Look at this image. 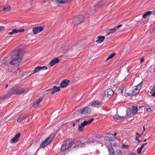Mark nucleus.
Masks as SVG:
<instances>
[{
	"instance_id": "18",
	"label": "nucleus",
	"mask_w": 155,
	"mask_h": 155,
	"mask_svg": "<svg viewBox=\"0 0 155 155\" xmlns=\"http://www.w3.org/2000/svg\"><path fill=\"white\" fill-rule=\"evenodd\" d=\"M28 116L26 114H22L19 116L17 119L18 122H22L24 119L26 118Z\"/></svg>"
},
{
	"instance_id": "27",
	"label": "nucleus",
	"mask_w": 155,
	"mask_h": 155,
	"mask_svg": "<svg viewBox=\"0 0 155 155\" xmlns=\"http://www.w3.org/2000/svg\"><path fill=\"white\" fill-rule=\"evenodd\" d=\"M132 113V110L131 109L127 108L126 110V115L127 117L129 116Z\"/></svg>"
},
{
	"instance_id": "41",
	"label": "nucleus",
	"mask_w": 155,
	"mask_h": 155,
	"mask_svg": "<svg viewBox=\"0 0 155 155\" xmlns=\"http://www.w3.org/2000/svg\"><path fill=\"white\" fill-rule=\"evenodd\" d=\"M151 110H152L151 108H150V107L147 108L146 110V111L147 112H149L150 111H151Z\"/></svg>"
},
{
	"instance_id": "13",
	"label": "nucleus",
	"mask_w": 155,
	"mask_h": 155,
	"mask_svg": "<svg viewBox=\"0 0 155 155\" xmlns=\"http://www.w3.org/2000/svg\"><path fill=\"white\" fill-rule=\"evenodd\" d=\"M8 94L10 95L17 94L16 87H14L11 88L8 92Z\"/></svg>"
},
{
	"instance_id": "62",
	"label": "nucleus",
	"mask_w": 155,
	"mask_h": 155,
	"mask_svg": "<svg viewBox=\"0 0 155 155\" xmlns=\"http://www.w3.org/2000/svg\"><path fill=\"white\" fill-rule=\"evenodd\" d=\"M139 133L137 132H136L135 133L136 135L137 136V135H138L139 134Z\"/></svg>"
},
{
	"instance_id": "8",
	"label": "nucleus",
	"mask_w": 155,
	"mask_h": 155,
	"mask_svg": "<svg viewBox=\"0 0 155 155\" xmlns=\"http://www.w3.org/2000/svg\"><path fill=\"white\" fill-rule=\"evenodd\" d=\"M104 94L105 96L110 98L114 95V92L111 89L108 88L104 91Z\"/></svg>"
},
{
	"instance_id": "42",
	"label": "nucleus",
	"mask_w": 155,
	"mask_h": 155,
	"mask_svg": "<svg viewBox=\"0 0 155 155\" xmlns=\"http://www.w3.org/2000/svg\"><path fill=\"white\" fill-rule=\"evenodd\" d=\"M122 25L121 24V25H117L115 27L116 30H117L119 28H120V27H122Z\"/></svg>"
},
{
	"instance_id": "25",
	"label": "nucleus",
	"mask_w": 155,
	"mask_h": 155,
	"mask_svg": "<svg viewBox=\"0 0 155 155\" xmlns=\"http://www.w3.org/2000/svg\"><path fill=\"white\" fill-rule=\"evenodd\" d=\"M116 31V30L115 28L111 29L109 30L107 32L106 35H109L110 33H112L115 32Z\"/></svg>"
},
{
	"instance_id": "26",
	"label": "nucleus",
	"mask_w": 155,
	"mask_h": 155,
	"mask_svg": "<svg viewBox=\"0 0 155 155\" xmlns=\"http://www.w3.org/2000/svg\"><path fill=\"white\" fill-rule=\"evenodd\" d=\"M3 9L2 10V11H4L5 12H7L9 11L11 9V7L9 6L8 7H6L5 6H3L2 7Z\"/></svg>"
},
{
	"instance_id": "29",
	"label": "nucleus",
	"mask_w": 155,
	"mask_h": 155,
	"mask_svg": "<svg viewBox=\"0 0 155 155\" xmlns=\"http://www.w3.org/2000/svg\"><path fill=\"white\" fill-rule=\"evenodd\" d=\"M116 53H113L110 54L108 57V58L105 60V61H107L108 60L111 59L113 57H114L116 55Z\"/></svg>"
},
{
	"instance_id": "3",
	"label": "nucleus",
	"mask_w": 155,
	"mask_h": 155,
	"mask_svg": "<svg viewBox=\"0 0 155 155\" xmlns=\"http://www.w3.org/2000/svg\"><path fill=\"white\" fill-rule=\"evenodd\" d=\"M68 142V140L64 141L63 142L60 150L58 153V155H65L66 151L68 149L67 143Z\"/></svg>"
},
{
	"instance_id": "44",
	"label": "nucleus",
	"mask_w": 155,
	"mask_h": 155,
	"mask_svg": "<svg viewBox=\"0 0 155 155\" xmlns=\"http://www.w3.org/2000/svg\"><path fill=\"white\" fill-rule=\"evenodd\" d=\"M155 31V25L153 27L152 29L151 30V32L152 33Z\"/></svg>"
},
{
	"instance_id": "11",
	"label": "nucleus",
	"mask_w": 155,
	"mask_h": 155,
	"mask_svg": "<svg viewBox=\"0 0 155 155\" xmlns=\"http://www.w3.org/2000/svg\"><path fill=\"white\" fill-rule=\"evenodd\" d=\"M21 134L20 133H18L15 135L13 138L10 141L11 143H15L17 142L20 136H21Z\"/></svg>"
},
{
	"instance_id": "47",
	"label": "nucleus",
	"mask_w": 155,
	"mask_h": 155,
	"mask_svg": "<svg viewBox=\"0 0 155 155\" xmlns=\"http://www.w3.org/2000/svg\"><path fill=\"white\" fill-rule=\"evenodd\" d=\"M117 135V133H114V135H113V134H109V136H110L111 135H112L113 137H115V136H116ZM110 137H111V136H110Z\"/></svg>"
},
{
	"instance_id": "45",
	"label": "nucleus",
	"mask_w": 155,
	"mask_h": 155,
	"mask_svg": "<svg viewBox=\"0 0 155 155\" xmlns=\"http://www.w3.org/2000/svg\"><path fill=\"white\" fill-rule=\"evenodd\" d=\"M148 22V21H143L142 22V23H141V24L143 25L147 23Z\"/></svg>"
},
{
	"instance_id": "35",
	"label": "nucleus",
	"mask_w": 155,
	"mask_h": 155,
	"mask_svg": "<svg viewBox=\"0 0 155 155\" xmlns=\"http://www.w3.org/2000/svg\"><path fill=\"white\" fill-rule=\"evenodd\" d=\"M67 143V147H68V149L71 148V147L73 145V143L70 142L69 141H68Z\"/></svg>"
},
{
	"instance_id": "59",
	"label": "nucleus",
	"mask_w": 155,
	"mask_h": 155,
	"mask_svg": "<svg viewBox=\"0 0 155 155\" xmlns=\"http://www.w3.org/2000/svg\"><path fill=\"white\" fill-rule=\"evenodd\" d=\"M141 135H142V134H139L137 136H138V137H141Z\"/></svg>"
},
{
	"instance_id": "54",
	"label": "nucleus",
	"mask_w": 155,
	"mask_h": 155,
	"mask_svg": "<svg viewBox=\"0 0 155 155\" xmlns=\"http://www.w3.org/2000/svg\"><path fill=\"white\" fill-rule=\"evenodd\" d=\"M80 119H77V120H76L75 121V123H79L80 122Z\"/></svg>"
},
{
	"instance_id": "4",
	"label": "nucleus",
	"mask_w": 155,
	"mask_h": 155,
	"mask_svg": "<svg viewBox=\"0 0 155 155\" xmlns=\"http://www.w3.org/2000/svg\"><path fill=\"white\" fill-rule=\"evenodd\" d=\"M23 57V55H19L18 54L16 57L13 58V59L10 61L9 64L12 65H15L16 64H19L20 62H19L18 61L19 60H21Z\"/></svg>"
},
{
	"instance_id": "33",
	"label": "nucleus",
	"mask_w": 155,
	"mask_h": 155,
	"mask_svg": "<svg viewBox=\"0 0 155 155\" xmlns=\"http://www.w3.org/2000/svg\"><path fill=\"white\" fill-rule=\"evenodd\" d=\"M17 33V29H14L12 30V31L8 33V34L12 35Z\"/></svg>"
},
{
	"instance_id": "43",
	"label": "nucleus",
	"mask_w": 155,
	"mask_h": 155,
	"mask_svg": "<svg viewBox=\"0 0 155 155\" xmlns=\"http://www.w3.org/2000/svg\"><path fill=\"white\" fill-rule=\"evenodd\" d=\"M144 58L143 57H141V59L140 60V63H142L144 61Z\"/></svg>"
},
{
	"instance_id": "34",
	"label": "nucleus",
	"mask_w": 155,
	"mask_h": 155,
	"mask_svg": "<svg viewBox=\"0 0 155 155\" xmlns=\"http://www.w3.org/2000/svg\"><path fill=\"white\" fill-rule=\"evenodd\" d=\"M139 93V91H136L134 90L132 91L131 96H134Z\"/></svg>"
},
{
	"instance_id": "19",
	"label": "nucleus",
	"mask_w": 155,
	"mask_h": 155,
	"mask_svg": "<svg viewBox=\"0 0 155 155\" xmlns=\"http://www.w3.org/2000/svg\"><path fill=\"white\" fill-rule=\"evenodd\" d=\"M20 49L13 51L11 54L12 57V58H15L17 57L18 54L19 55H20L19 52H20Z\"/></svg>"
},
{
	"instance_id": "14",
	"label": "nucleus",
	"mask_w": 155,
	"mask_h": 155,
	"mask_svg": "<svg viewBox=\"0 0 155 155\" xmlns=\"http://www.w3.org/2000/svg\"><path fill=\"white\" fill-rule=\"evenodd\" d=\"M70 82V81L69 80L67 79L64 80L61 82L60 84V87L62 88L65 87H66Z\"/></svg>"
},
{
	"instance_id": "2",
	"label": "nucleus",
	"mask_w": 155,
	"mask_h": 155,
	"mask_svg": "<svg viewBox=\"0 0 155 155\" xmlns=\"http://www.w3.org/2000/svg\"><path fill=\"white\" fill-rule=\"evenodd\" d=\"M93 118H91L88 120H84L78 126V129L79 132L83 131L84 130V126L91 124L94 120Z\"/></svg>"
},
{
	"instance_id": "23",
	"label": "nucleus",
	"mask_w": 155,
	"mask_h": 155,
	"mask_svg": "<svg viewBox=\"0 0 155 155\" xmlns=\"http://www.w3.org/2000/svg\"><path fill=\"white\" fill-rule=\"evenodd\" d=\"M132 114L133 115H135L137 114L138 111V108L137 106H132Z\"/></svg>"
},
{
	"instance_id": "16",
	"label": "nucleus",
	"mask_w": 155,
	"mask_h": 155,
	"mask_svg": "<svg viewBox=\"0 0 155 155\" xmlns=\"http://www.w3.org/2000/svg\"><path fill=\"white\" fill-rule=\"evenodd\" d=\"M101 103L98 101H93L92 102L91 105L94 107L98 108L101 106Z\"/></svg>"
},
{
	"instance_id": "40",
	"label": "nucleus",
	"mask_w": 155,
	"mask_h": 155,
	"mask_svg": "<svg viewBox=\"0 0 155 155\" xmlns=\"http://www.w3.org/2000/svg\"><path fill=\"white\" fill-rule=\"evenodd\" d=\"M142 150L140 147L137 149V151L138 154H140L141 153Z\"/></svg>"
},
{
	"instance_id": "15",
	"label": "nucleus",
	"mask_w": 155,
	"mask_h": 155,
	"mask_svg": "<svg viewBox=\"0 0 155 155\" xmlns=\"http://www.w3.org/2000/svg\"><path fill=\"white\" fill-rule=\"evenodd\" d=\"M110 154L112 155H123L122 152L119 150H112L109 152Z\"/></svg>"
},
{
	"instance_id": "55",
	"label": "nucleus",
	"mask_w": 155,
	"mask_h": 155,
	"mask_svg": "<svg viewBox=\"0 0 155 155\" xmlns=\"http://www.w3.org/2000/svg\"><path fill=\"white\" fill-rule=\"evenodd\" d=\"M139 138L137 136H136L135 138V140H137L139 139Z\"/></svg>"
},
{
	"instance_id": "5",
	"label": "nucleus",
	"mask_w": 155,
	"mask_h": 155,
	"mask_svg": "<svg viewBox=\"0 0 155 155\" xmlns=\"http://www.w3.org/2000/svg\"><path fill=\"white\" fill-rule=\"evenodd\" d=\"M91 111V109L90 108L86 107L78 110L77 114H83L88 115L90 114Z\"/></svg>"
},
{
	"instance_id": "17",
	"label": "nucleus",
	"mask_w": 155,
	"mask_h": 155,
	"mask_svg": "<svg viewBox=\"0 0 155 155\" xmlns=\"http://www.w3.org/2000/svg\"><path fill=\"white\" fill-rule=\"evenodd\" d=\"M89 142H85L84 143L78 142L76 144V145L74 147V148H77L78 147H84L85 146V144H88Z\"/></svg>"
},
{
	"instance_id": "52",
	"label": "nucleus",
	"mask_w": 155,
	"mask_h": 155,
	"mask_svg": "<svg viewBox=\"0 0 155 155\" xmlns=\"http://www.w3.org/2000/svg\"><path fill=\"white\" fill-rule=\"evenodd\" d=\"M127 96H131V94H130L129 93H127Z\"/></svg>"
},
{
	"instance_id": "63",
	"label": "nucleus",
	"mask_w": 155,
	"mask_h": 155,
	"mask_svg": "<svg viewBox=\"0 0 155 155\" xmlns=\"http://www.w3.org/2000/svg\"><path fill=\"white\" fill-rule=\"evenodd\" d=\"M123 89H122L121 90V93H123Z\"/></svg>"
},
{
	"instance_id": "48",
	"label": "nucleus",
	"mask_w": 155,
	"mask_h": 155,
	"mask_svg": "<svg viewBox=\"0 0 155 155\" xmlns=\"http://www.w3.org/2000/svg\"><path fill=\"white\" fill-rule=\"evenodd\" d=\"M4 27L3 26H0V30H4Z\"/></svg>"
},
{
	"instance_id": "22",
	"label": "nucleus",
	"mask_w": 155,
	"mask_h": 155,
	"mask_svg": "<svg viewBox=\"0 0 155 155\" xmlns=\"http://www.w3.org/2000/svg\"><path fill=\"white\" fill-rule=\"evenodd\" d=\"M97 38L98 39L96 41V42L97 43H100L104 41L105 37L103 36H99Z\"/></svg>"
},
{
	"instance_id": "7",
	"label": "nucleus",
	"mask_w": 155,
	"mask_h": 155,
	"mask_svg": "<svg viewBox=\"0 0 155 155\" xmlns=\"http://www.w3.org/2000/svg\"><path fill=\"white\" fill-rule=\"evenodd\" d=\"M84 17L82 15L77 16L75 17L73 19V22L75 25H78L84 21Z\"/></svg>"
},
{
	"instance_id": "49",
	"label": "nucleus",
	"mask_w": 155,
	"mask_h": 155,
	"mask_svg": "<svg viewBox=\"0 0 155 155\" xmlns=\"http://www.w3.org/2000/svg\"><path fill=\"white\" fill-rule=\"evenodd\" d=\"M134 90L135 91H140V90L139 89V88H138L137 87H136L134 89Z\"/></svg>"
},
{
	"instance_id": "57",
	"label": "nucleus",
	"mask_w": 155,
	"mask_h": 155,
	"mask_svg": "<svg viewBox=\"0 0 155 155\" xmlns=\"http://www.w3.org/2000/svg\"><path fill=\"white\" fill-rule=\"evenodd\" d=\"M8 84H6L5 87V89H6L8 87Z\"/></svg>"
},
{
	"instance_id": "1",
	"label": "nucleus",
	"mask_w": 155,
	"mask_h": 155,
	"mask_svg": "<svg viewBox=\"0 0 155 155\" xmlns=\"http://www.w3.org/2000/svg\"><path fill=\"white\" fill-rule=\"evenodd\" d=\"M103 138L104 139L103 140L104 142L107 145V148L109 152L114 150L113 147H115L117 145L115 141L114 140L116 139L115 137L113 138L111 137L105 136L98 137V138Z\"/></svg>"
},
{
	"instance_id": "61",
	"label": "nucleus",
	"mask_w": 155,
	"mask_h": 155,
	"mask_svg": "<svg viewBox=\"0 0 155 155\" xmlns=\"http://www.w3.org/2000/svg\"><path fill=\"white\" fill-rule=\"evenodd\" d=\"M72 125L73 126H74L75 125V123H72Z\"/></svg>"
},
{
	"instance_id": "46",
	"label": "nucleus",
	"mask_w": 155,
	"mask_h": 155,
	"mask_svg": "<svg viewBox=\"0 0 155 155\" xmlns=\"http://www.w3.org/2000/svg\"><path fill=\"white\" fill-rule=\"evenodd\" d=\"M123 147H125L126 148H128L129 146L128 145H125V144H124L123 145Z\"/></svg>"
},
{
	"instance_id": "56",
	"label": "nucleus",
	"mask_w": 155,
	"mask_h": 155,
	"mask_svg": "<svg viewBox=\"0 0 155 155\" xmlns=\"http://www.w3.org/2000/svg\"><path fill=\"white\" fill-rule=\"evenodd\" d=\"M152 12V14H155V10H154L153 11H151Z\"/></svg>"
},
{
	"instance_id": "28",
	"label": "nucleus",
	"mask_w": 155,
	"mask_h": 155,
	"mask_svg": "<svg viewBox=\"0 0 155 155\" xmlns=\"http://www.w3.org/2000/svg\"><path fill=\"white\" fill-rule=\"evenodd\" d=\"M104 4V3L103 2H101L97 3V4L95 5V6L96 8H101L103 5Z\"/></svg>"
},
{
	"instance_id": "39",
	"label": "nucleus",
	"mask_w": 155,
	"mask_h": 155,
	"mask_svg": "<svg viewBox=\"0 0 155 155\" xmlns=\"http://www.w3.org/2000/svg\"><path fill=\"white\" fill-rule=\"evenodd\" d=\"M25 31V30L24 29H21L19 30L17 29V33L18 32H23Z\"/></svg>"
},
{
	"instance_id": "51",
	"label": "nucleus",
	"mask_w": 155,
	"mask_h": 155,
	"mask_svg": "<svg viewBox=\"0 0 155 155\" xmlns=\"http://www.w3.org/2000/svg\"><path fill=\"white\" fill-rule=\"evenodd\" d=\"M9 96H8V95H6L4 97V98H3L5 99H6L7 98H8L9 97Z\"/></svg>"
},
{
	"instance_id": "31",
	"label": "nucleus",
	"mask_w": 155,
	"mask_h": 155,
	"mask_svg": "<svg viewBox=\"0 0 155 155\" xmlns=\"http://www.w3.org/2000/svg\"><path fill=\"white\" fill-rule=\"evenodd\" d=\"M40 70V66H37V67H36L33 71V72L30 74L31 75L33 74H34L35 73H36L37 72H38Z\"/></svg>"
},
{
	"instance_id": "21",
	"label": "nucleus",
	"mask_w": 155,
	"mask_h": 155,
	"mask_svg": "<svg viewBox=\"0 0 155 155\" xmlns=\"http://www.w3.org/2000/svg\"><path fill=\"white\" fill-rule=\"evenodd\" d=\"M43 97H41L38 99V100H37L32 105L33 107L35 108L38 106H39L40 103L42 101Z\"/></svg>"
},
{
	"instance_id": "6",
	"label": "nucleus",
	"mask_w": 155,
	"mask_h": 155,
	"mask_svg": "<svg viewBox=\"0 0 155 155\" xmlns=\"http://www.w3.org/2000/svg\"><path fill=\"white\" fill-rule=\"evenodd\" d=\"M60 90V87H57L56 86H54L52 88L45 90V91L46 94H48L49 93V92H48L50 91L51 92V94L53 95L55 92L59 91Z\"/></svg>"
},
{
	"instance_id": "38",
	"label": "nucleus",
	"mask_w": 155,
	"mask_h": 155,
	"mask_svg": "<svg viewBox=\"0 0 155 155\" xmlns=\"http://www.w3.org/2000/svg\"><path fill=\"white\" fill-rule=\"evenodd\" d=\"M142 81L139 84L137 85L136 87L138 88H139V89L140 90L141 88V86H142Z\"/></svg>"
},
{
	"instance_id": "50",
	"label": "nucleus",
	"mask_w": 155,
	"mask_h": 155,
	"mask_svg": "<svg viewBox=\"0 0 155 155\" xmlns=\"http://www.w3.org/2000/svg\"><path fill=\"white\" fill-rule=\"evenodd\" d=\"M129 155H137V154L135 153H131L129 154Z\"/></svg>"
},
{
	"instance_id": "9",
	"label": "nucleus",
	"mask_w": 155,
	"mask_h": 155,
	"mask_svg": "<svg viewBox=\"0 0 155 155\" xmlns=\"http://www.w3.org/2000/svg\"><path fill=\"white\" fill-rule=\"evenodd\" d=\"M29 90V89L28 88H27L26 89H24L21 88L16 87L17 94L26 93L28 92Z\"/></svg>"
},
{
	"instance_id": "58",
	"label": "nucleus",
	"mask_w": 155,
	"mask_h": 155,
	"mask_svg": "<svg viewBox=\"0 0 155 155\" xmlns=\"http://www.w3.org/2000/svg\"><path fill=\"white\" fill-rule=\"evenodd\" d=\"M137 142L138 143H140V142H141V141L140 140L138 139V140H137Z\"/></svg>"
},
{
	"instance_id": "37",
	"label": "nucleus",
	"mask_w": 155,
	"mask_h": 155,
	"mask_svg": "<svg viewBox=\"0 0 155 155\" xmlns=\"http://www.w3.org/2000/svg\"><path fill=\"white\" fill-rule=\"evenodd\" d=\"M40 70H47L48 69L47 67L46 66H44L42 67L40 66Z\"/></svg>"
},
{
	"instance_id": "53",
	"label": "nucleus",
	"mask_w": 155,
	"mask_h": 155,
	"mask_svg": "<svg viewBox=\"0 0 155 155\" xmlns=\"http://www.w3.org/2000/svg\"><path fill=\"white\" fill-rule=\"evenodd\" d=\"M144 147V145L143 144H142L141 146V147H140L142 150L143 149V148Z\"/></svg>"
},
{
	"instance_id": "30",
	"label": "nucleus",
	"mask_w": 155,
	"mask_h": 155,
	"mask_svg": "<svg viewBox=\"0 0 155 155\" xmlns=\"http://www.w3.org/2000/svg\"><path fill=\"white\" fill-rule=\"evenodd\" d=\"M152 14V12H151L150 11H149L146 12L145 13H144L143 15V18H146L147 16L150 15V14Z\"/></svg>"
},
{
	"instance_id": "32",
	"label": "nucleus",
	"mask_w": 155,
	"mask_h": 155,
	"mask_svg": "<svg viewBox=\"0 0 155 155\" xmlns=\"http://www.w3.org/2000/svg\"><path fill=\"white\" fill-rule=\"evenodd\" d=\"M55 135L54 134H52L50 135L49 137L47 138H48V140H51V142L53 140L55 137Z\"/></svg>"
},
{
	"instance_id": "12",
	"label": "nucleus",
	"mask_w": 155,
	"mask_h": 155,
	"mask_svg": "<svg viewBox=\"0 0 155 155\" xmlns=\"http://www.w3.org/2000/svg\"><path fill=\"white\" fill-rule=\"evenodd\" d=\"M51 143V140H48V138H47L41 144L40 147L41 148L45 147L49 144Z\"/></svg>"
},
{
	"instance_id": "60",
	"label": "nucleus",
	"mask_w": 155,
	"mask_h": 155,
	"mask_svg": "<svg viewBox=\"0 0 155 155\" xmlns=\"http://www.w3.org/2000/svg\"><path fill=\"white\" fill-rule=\"evenodd\" d=\"M145 130V126H144L143 127V132H144Z\"/></svg>"
},
{
	"instance_id": "24",
	"label": "nucleus",
	"mask_w": 155,
	"mask_h": 155,
	"mask_svg": "<svg viewBox=\"0 0 155 155\" xmlns=\"http://www.w3.org/2000/svg\"><path fill=\"white\" fill-rule=\"evenodd\" d=\"M113 117L115 120H118L122 119L125 118V117L124 116H120L116 114Z\"/></svg>"
},
{
	"instance_id": "10",
	"label": "nucleus",
	"mask_w": 155,
	"mask_h": 155,
	"mask_svg": "<svg viewBox=\"0 0 155 155\" xmlns=\"http://www.w3.org/2000/svg\"><path fill=\"white\" fill-rule=\"evenodd\" d=\"M44 30V28L41 26L36 27L33 28L32 31L34 34H36L39 32H41Z\"/></svg>"
},
{
	"instance_id": "36",
	"label": "nucleus",
	"mask_w": 155,
	"mask_h": 155,
	"mask_svg": "<svg viewBox=\"0 0 155 155\" xmlns=\"http://www.w3.org/2000/svg\"><path fill=\"white\" fill-rule=\"evenodd\" d=\"M150 93L153 96H154L155 95V89H152Z\"/></svg>"
},
{
	"instance_id": "64",
	"label": "nucleus",
	"mask_w": 155,
	"mask_h": 155,
	"mask_svg": "<svg viewBox=\"0 0 155 155\" xmlns=\"http://www.w3.org/2000/svg\"><path fill=\"white\" fill-rule=\"evenodd\" d=\"M153 72L155 73V68H154V71H153Z\"/></svg>"
},
{
	"instance_id": "20",
	"label": "nucleus",
	"mask_w": 155,
	"mask_h": 155,
	"mask_svg": "<svg viewBox=\"0 0 155 155\" xmlns=\"http://www.w3.org/2000/svg\"><path fill=\"white\" fill-rule=\"evenodd\" d=\"M59 60L58 58H55L52 60L50 62V65L51 66H53L54 64L58 63Z\"/></svg>"
}]
</instances>
